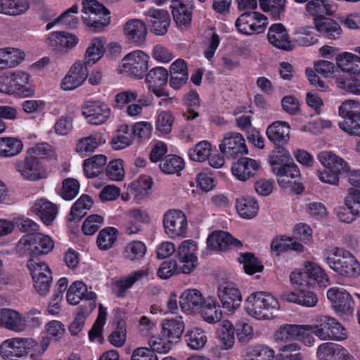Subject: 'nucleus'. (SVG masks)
Wrapping results in <instances>:
<instances>
[{
    "label": "nucleus",
    "instance_id": "9b49d317",
    "mask_svg": "<svg viewBox=\"0 0 360 360\" xmlns=\"http://www.w3.org/2000/svg\"><path fill=\"white\" fill-rule=\"evenodd\" d=\"M327 297L333 309L341 316H352L354 310V302L351 295L344 288L332 287L327 291Z\"/></svg>",
    "mask_w": 360,
    "mask_h": 360
},
{
    "label": "nucleus",
    "instance_id": "423d86ee",
    "mask_svg": "<svg viewBox=\"0 0 360 360\" xmlns=\"http://www.w3.org/2000/svg\"><path fill=\"white\" fill-rule=\"evenodd\" d=\"M82 11L85 24L94 31L106 27L110 22V11L96 0H84Z\"/></svg>",
    "mask_w": 360,
    "mask_h": 360
},
{
    "label": "nucleus",
    "instance_id": "ea45409f",
    "mask_svg": "<svg viewBox=\"0 0 360 360\" xmlns=\"http://www.w3.org/2000/svg\"><path fill=\"white\" fill-rule=\"evenodd\" d=\"M307 12L316 18H324V15H332L335 12V6L328 0H311L307 1L306 6Z\"/></svg>",
    "mask_w": 360,
    "mask_h": 360
},
{
    "label": "nucleus",
    "instance_id": "393cba45",
    "mask_svg": "<svg viewBox=\"0 0 360 360\" xmlns=\"http://www.w3.org/2000/svg\"><path fill=\"white\" fill-rule=\"evenodd\" d=\"M267 38L269 42L276 48L290 51L292 44L285 27L281 23L271 25L268 30Z\"/></svg>",
    "mask_w": 360,
    "mask_h": 360
},
{
    "label": "nucleus",
    "instance_id": "dca6fc26",
    "mask_svg": "<svg viewBox=\"0 0 360 360\" xmlns=\"http://www.w3.org/2000/svg\"><path fill=\"white\" fill-rule=\"evenodd\" d=\"M0 326L15 333H21L27 327L26 316L16 310L0 309Z\"/></svg>",
    "mask_w": 360,
    "mask_h": 360
},
{
    "label": "nucleus",
    "instance_id": "5fc2aeb1",
    "mask_svg": "<svg viewBox=\"0 0 360 360\" xmlns=\"http://www.w3.org/2000/svg\"><path fill=\"white\" fill-rule=\"evenodd\" d=\"M79 12V6L77 4L73 5L72 7L61 13L53 21L49 22L46 25V30H50L58 24L65 25L68 27L75 26L78 22V18L74 15Z\"/></svg>",
    "mask_w": 360,
    "mask_h": 360
},
{
    "label": "nucleus",
    "instance_id": "aec40b11",
    "mask_svg": "<svg viewBox=\"0 0 360 360\" xmlns=\"http://www.w3.org/2000/svg\"><path fill=\"white\" fill-rule=\"evenodd\" d=\"M259 167V163L255 159L240 158L233 163L231 173L238 180L246 181L256 175Z\"/></svg>",
    "mask_w": 360,
    "mask_h": 360
},
{
    "label": "nucleus",
    "instance_id": "4be33fe9",
    "mask_svg": "<svg viewBox=\"0 0 360 360\" xmlns=\"http://www.w3.org/2000/svg\"><path fill=\"white\" fill-rule=\"evenodd\" d=\"M25 355V338H8L0 344V356L5 360H17Z\"/></svg>",
    "mask_w": 360,
    "mask_h": 360
},
{
    "label": "nucleus",
    "instance_id": "7c9ffc66",
    "mask_svg": "<svg viewBox=\"0 0 360 360\" xmlns=\"http://www.w3.org/2000/svg\"><path fill=\"white\" fill-rule=\"evenodd\" d=\"M318 160L328 169L337 172L340 174L348 172L347 162L331 151L325 150L320 152L318 155Z\"/></svg>",
    "mask_w": 360,
    "mask_h": 360
},
{
    "label": "nucleus",
    "instance_id": "58836bf2",
    "mask_svg": "<svg viewBox=\"0 0 360 360\" xmlns=\"http://www.w3.org/2000/svg\"><path fill=\"white\" fill-rule=\"evenodd\" d=\"M314 26L319 32L331 39L338 38L342 32L341 27L336 21L326 17L314 19Z\"/></svg>",
    "mask_w": 360,
    "mask_h": 360
},
{
    "label": "nucleus",
    "instance_id": "f3484780",
    "mask_svg": "<svg viewBox=\"0 0 360 360\" xmlns=\"http://www.w3.org/2000/svg\"><path fill=\"white\" fill-rule=\"evenodd\" d=\"M145 15L153 33L160 36L167 33L170 17L166 10L151 8L145 13Z\"/></svg>",
    "mask_w": 360,
    "mask_h": 360
},
{
    "label": "nucleus",
    "instance_id": "8fccbe9b",
    "mask_svg": "<svg viewBox=\"0 0 360 360\" xmlns=\"http://www.w3.org/2000/svg\"><path fill=\"white\" fill-rule=\"evenodd\" d=\"M105 39L104 37L94 38L86 51L84 63L86 64H94L99 60L105 53Z\"/></svg>",
    "mask_w": 360,
    "mask_h": 360
},
{
    "label": "nucleus",
    "instance_id": "052dcab7",
    "mask_svg": "<svg viewBox=\"0 0 360 360\" xmlns=\"http://www.w3.org/2000/svg\"><path fill=\"white\" fill-rule=\"evenodd\" d=\"M358 59L356 54L344 52L338 56L336 63L345 72L360 74V68L357 69L358 65H356V68L354 67V64L359 62Z\"/></svg>",
    "mask_w": 360,
    "mask_h": 360
},
{
    "label": "nucleus",
    "instance_id": "79ce46f5",
    "mask_svg": "<svg viewBox=\"0 0 360 360\" xmlns=\"http://www.w3.org/2000/svg\"><path fill=\"white\" fill-rule=\"evenodd\" d=\"M222 311L216 298L208 297L201 309L202 319L208 323H215L221 320Z\"/></svg>",
    "mask_w": 360,
    "mask_h": 360
},
{
    "label": "nucleus",
    "instance_id": "c9c22d12",
    "mask_svg": "<svg viewBox=\"0 0 360 360\" xmlns=\"http://www.w3.org/2000/svg\"><path fill=\"white\" fill-rule=\"evenodd\" d=\"M25 58V53L14 47L0 49V70L18 66Z\"/></svg>",
    "mask_w": 360,
    "mask_h": 360
},
{
    "label": "nucleus",
    "instance_id": "4d7b16f0",
    "mask_svg": "<svg viewBox=\"0 0 360 360\" xmlns=\"http://www.w3.org/2000/svg\"><path fill=\"white\" fill-rule=\"evenodd\" d=\"M300 325L285 324L281 326L275 334L276 342L286 343L299 338V333L303 332L304 328Z\"/></svg>",
    "mask_w": 360,
    "mask_h": 360
},
{
    "label": "nucleus",
    "instance_id": "4468645a",
    "mask_svg": "<svg viewBox=\"0 0 360 360\" xmlns=\"http://www.w3.org/2000/svg\"><path fill=\"white\" fill-rule=\"evenodd\" d=\"M219 148L221 153L231 158H235L239 154H247L248 152L243 135L235 131L225 133Z\"/></svg>",
    "mask_w": 360,
    "mask_h": 360
},
{
    "label": "nucleus",
    "instance_id": "f03ea898",
    "mask_svg": "<svg viewBox=\"0 0 360 360\" xmlns=\"http://www.w3.org/2000/svg\"><path fill=\"white\" fill-rule=\"evenodd\" d=\"M272 172L279 177L278 185L297 194L302 193L304 186L297 183L300 176L298 167L293 162L291 155L285 148L278 146L270 154L269 159Z\"/></svg>",
    "mask_w": 360,
    "mask_h": 360
},
{
    "label": "nucleus",
    "instance_id": "de8ad7c7",
    "mask_svg": "<svg viewBox=\"0 0 360 360\" xmlns=\"http://www.w3.org/2000/svg\"><path fill=\"white\" fill-rule=\"evenodd\" d=\"M218 340L222 349H230L234 345V326L227 320H223L217 330Z\"/></svg>",
    "mask_w": 360,
    "mask_h": 360
},
{
    "label": "nucleus",
    "instance_id": "09e8293b",
    "mask_svg": "<svg viewBox=\"0 0 360 360\" xmlns=\"http://www.w3.org/2000/svg\"><path fill=\"white\" fill-rule=\"evenodd\" d=\"M184 340L188 348L193 350H199L207 343V337L204 330L193 327L186 332Z\"/></svg>",
    "mask_w": 360,
    "mask_h": 360
},
{
    "label": "nucleus",
    "instance_id": "20e7f679",
    "mask_svg": "<svg viewBox=\"0 0 360 360\" xmlns=\"http://www.w3.org/2000/svg\"><path fill=\"white\" fill-rule=\"evenodd\" d=\"M280 309L277 298L266 291L251 293L245 300V310L248 315L257 320H269Z\"/></svg>",
    "mask_w": 360,
    "mask_h": 360
},
{
    "label": "nucleus",
    "instance_id": "f704fd0d",
    "mask_svg": "<svg viewBox=\"0 0 360 360\" xmlns=\"http://www.w3.org/2000/svg\"><path fill=\"white\" fill-rule=\"evenodd\" d=\"M290 124L283 121H276L268 126L266 134L275 144L286 143L289 139Z\"/></svg>",
    "mask_w": 360,
    "mask_h": 360
},
{
    "label": "nucleus",
    "instance_id": "6e6552de",
    "mask_svg": "<svg viewBox=\"0 0 360 360\" xmlns=\"http://www.w3.org/2000/svg\"><path fill=\"white\" fill-rule=\"evenodd\" d=\"M54 246L55 242L51 236L39 232L25 234L18 242L20 249L35 255H47Z\"/></svg>",
    "mask_w": 360,
    "mask_h": 360
},
{
    "label": "nucleus",
    "instance_id": "9d476101",
    "mask_svg": "<svg viewBox=\"0 0 360 360\" xmlns=\"http://www.w3.org/2000/svg\"><path fill=\"white\" fill-rule=\"evenodd\" d=\"M268 23L267 18L259 12H246L236 21L238 30L245 35L262 32Z\"/></svg>",
    "mask_w": 360,
    "mask_h": 360
},
{
    "label": "nucleus",
    "instance_id": "0e129e2a",
    "mask_svg": "<svg viewBox=\"0 0 360 360\" xmlns=\"http://www.w3.org/2000/svg\"><path fill=\"white\" fill-rule=\"evenodd\" d=\"M117 238V230L114 227H106L99 232L96 243L99 249L106 250L112 247Z\"/></svg>",
    "mask_w": 360,
    "mask_h": 360
},
{
    "label": "nucleus",
    "instance_id": "2f4dec72",
    "mask_svg": "<svg viewBox=\"0 0 360 360\" xmlns=\"http://www.w3.org/2000/svg\"><path fill=\"white\" fill-rule=\"evenodd\" d=\"M174 20L178 26H186L191 20L190 0H173L170 6Z\"/></svg>",
    "mask_w": 360,
    "mask_h": 360
},
{
    "label": "nucleus",
    "instance_id": "c03bdc74",
    "mask_svg": "<svg viewBox=\"0 0 360 360\" xmlns=\"http://www.w3.org/2000/svg\"><path fill=\"white\" fill-rule=\"evenodd\" d=\"M204 301L202 293L197 289H187L179 297L180 307L184 311L202 307Z\"/></svg>",
    "mask_w": 360,
    "mask_h": 360
},
{
    "label": "nucleus",
    "instance_id": "6ab92c4d",
    "mask_svg": "<svg viewBox=\"0 0 360 360\" xmlns=\"http://www.w3.org/2000/svg\"><path fill=\"white\" fill-rule=\"evenodd\" d=\"M29 212L37 215L44 225L50 226L56 218L58 207L46 199L39 198L32 203Z\"/></svg>",
    "mask_w": 360,
    "mask_h": 360
},
{
    "label": "nucleus",
    "instance_id": "f8f14e48",
    "mask_svg": "<svg viewBox=\"0 0 360 360\" xmlns=\"http://www.w3.org/2000/svg\"><path fill=\"white\" fill-rule=\"evenodd\" d=\"M165 233L171 238L184 237L187 231L186 214L179 210H170L163 217Z\"/></svg>",
    "mask_w": 360,
    "mask_h": 360
},
{
    "label": "nucleus",
    "instance_id": "49530a36",
    "mask_svg": "<svg viewBox=\"0 0 360 360\" xmlns=\"http://www.w3.org/2000/svg\"><path fill=\"white\" fill-rule=\"evenodd\" d=\"M274 351L263 345H250L245 348L242 360H271Z\"/></svg>",
    "mask_w": 360,
    "mask_h": 360
},
{
    "label": "nucleus",
    "instance_id": "cd10ccee",
    "mask_svg": "<svg viewBox=\"0 0 360 360\" xmlns=\"http://www.w3.org/2000/svg\"><path fill=\"white\" fill-rule=\"evenodd\" d=\"M148 276L147 270H137L113 282L112 287V291L118 297H124L126 295L127 291L130 289L136 281Z\"/></svg>",
    "mask_w": 360,
    "mask_h": 360
},
{
    "label": "nucleus",
    "instance_id": "13d9d810",
    "mask_svg": "<svg viewBox=\"0 0 360 360\" xmlns=\"http://www.w3.org/2000/svg\"><path fill=\"white\" fill-rule=\"evenodd\" d=\"M107 162V158L104 155H95L86 159L84 162V170L89 178L95 177Z\"/></svg>",
    "mask_w": 360,
    "mask_h": 360
},
{
    "label": "nucleus",
    "instance_id": "ddd939ff",
    "mask_svg": "<svg viewBox=\"0 0 360 360\" xmlns=\"http://www.w3.org/2000/svg\"><path fill=\"white\" fill-rule=\"evenodd\" d=\"M82 114L87 123L100 125L105 123L111 115L109 106L98 101H89L82 107Z\"/></svg>",
    "mask_w": 360,
    "mask_h": 360
},
{
    "label": "nucleus",
    "instance_id": "39448f33",
    "mask_svg": "<svg viewBox=\"0 0 360 360\" xmlns=\"http://www.w3.org/2000/svg\"><path fill=\"white\" fill-rule=\"evenodd\" d=\"M150 56L145 51L134 50L126 54L121 62V72L136 79L145 77L149 68Z\"/></svg>",
    "mask_w": 360,
    "mask_h": 360
},
{
    "label": "nucleus",
    "instance_id": "1a4fd4ad",
    "mask_svg": "<svg viewBox=\"0 0 360 360\" xmlns=\"http://www.w3.org/2000/svg\"><path fill=\"white\" fill-rule=\"evenodd\" d=\"M217 296L227 313H233L240 306L242 302L240 289L236 283L229 281L219 283Z\"/></svg>",
    "mask_w": 360,
    "mask_h": 360
},
{
    "label": "nucleus",
    "instance_id": "f257e3e1",
    "mask_svg": "<svg viewBox=\"0 0 360 360\" xmlns=\"http://www.w3.org/2000/svg\"><path fill=\"white\" fill-rule=\"evenodd\" d=\"M55 155L53 147L47 143H37L29 148L22 160H18L15 168L20 176L30 181H37L47 177L48 172L42 160Z\"/></svg>",
    "mask_w": 360,
    "mask_h": 360
},
{
    "label": "nucleus",
    "instance_id": "e2e57ef3",
    "mask_svg": "<svg viewBox=\"0 0 360 360\" xmlns=\"http://www.w3.org/2000/svg\"><path fill=\"white\" fill-rule=\"evenodd\" d=\"M107 316V309L102 304H99L98 315L92 327L89 332V338L91 342H101L102 339V332L105 324Z\"/></svg>",
    "mask_w": 360,
    "mask_h": 360
},
{
    "label": "nucleus",
    "instance_id": "864d4df0",
    "mask_svg": "<svg viewBox=\"0 0 360 360\" xmlns=\"http://www.w3.org/2000/svg\"><path fill=\"white\" fill-rule=\"evenodd\" d=\"M305 268L308 271L309 280L312 285L316 283L320 286H327L329 284V278L324 269L317 263L307 261Z\"/></svg>",
    "mask_w": 360,
    "mask_h": 360
},
{
    "label": "nucleus",
    "instance_id": "c756f323",
    "mask_svg": "<svg viewBox=\"0 0 360 360\" xmlns=\"http://www.w3.org/2000/svg\"><path fill=\"white\" fill-rule=\"evenodd\" d=\"M105 142V139L101 133H95L79 139L75 143V151L82 157L86 156Z\"/></svg>",
    "mask_w": 360,
    "mask_h": 360
},
{
    "label": "nucleus",
    "instance_id": "2eb2a0df",
    "mask_svg": "<svg viewBox=\"0 0 360 360\" xmlns=\"http://www.w3.org/2000/svg\"><path fill=\"white\" fill-rule=\"evenodd\" d=\"M89 70L86 63L82 60L76 61L63 79L60 86L65 91H71L81 86L86 79Z\"/></svg>",
    "mask_w": 360,
    "mask_h": 360
},
{
    "label": "nucleus",
    "instance_id": "680f3d73",
    "mask_svg": "<svg viewBox=\"0 0 360 360\" xmlns=\"http://www.w3.org/2000/svg\"><path fill=\"white\" fill-rule=\"evenodd\" d=\"M185 166L184 160L180 156L176 155H169L163 159L160 165L162 171L168 174L178 173L181 171Z\"/></svg>",
    "mask_w": 360,
    "mask_h": 360
},
{
    "label": "nucleus",
    "instance_id": "5701e85b",
    "mask_svg": "<svg viewBox=\"0 0 360 360\" xmlns=\"http://www.w3.org/2000/svg\"><path fill=\"white\" fill-rule=\"evenodd\" d=\"M207 243L210 248L214 250H226L232 247L242 246V243L239 240L224 231L212 233L207 240Z\"/></svg>",
    "mask_w": 360,
    "mask_h": 360
},
{
    "label": "nucleus",
    "instance_id": "4c0bfd02",
    "mask_svg": "<svg viewBox=\"0 0 360 360\" xmlns=\"http://www.w3.org/2000/svg\"><path fill=\"white\" fill-rule=\"evenodd\" d=\"M30 75L23 71L16 70L11 72L12 82H14V90H18V96L28 97L33 94L34 90L30 83Z\"/></svg>",
    "mask_w": 360,
    "mask_h": 360
},
{
    "label": "nucleus",
    "instance_id": "6e6d98bb",
    "mask_svg": "<svg viewBox=\"0 0 360 360\" xmlns=\"http://www.w3.org/2000/svg\"><path fill=\"white\" fill-rule=\"evenodd\" d=\"M174 117L168 111L157 112L155 118V130L160 135H167L172 129Z\"/></svg>",
    "mask_w": 360,
    "mask_h": 360
},
{
    "label": "nucleus",
    "instance_id": "a211bd4d",
    "mask_svg": "<svg viewBox=\"0 0 360 360\" xmlns=\"http://www.w3.org/2000/svg\"><path fill=\"white\" fill-rule=\"evenodd\" d=\"M123 33L129 43L141 46L146 41L148 30L145 22L141 20L131 19L124 24Z\"/></svg>",
    "mask_w": 360,
    "mask_h": 360
},
{
    "label": "nucleus",
    "instance_id": "7ed1b4c3",
    "mask_svg": "<svg viewBox=\"0 0 360 360\" xmlns=\"http://www.w3.org/2000/svg\"><path fill=\"white\" fill-rule=\"evenodd\" d=\"M323 259L328 267L340 276L356 278L360 276V263L349 251L335 245L323 251Z\"/></svg>",
    "mask_w": 360,
    "mask_h": 360
},
{
    "label": "nucleus",
    "instance_id": "bb28decb",
    "mask_svg": "<svg viewBox=\"0 0 360 360\" xmlns=\"http://www.w3.org/2000/svg\"><path fill=\"white\" fill-rule=\"evenodd\" d=\"M153 181L148 175L140 176L137 179L129 184L127 190L133 195L137 203L148 198Z\"/></svg>",
    "mask_w": 360,
    "mask_h": 360
},
{
    "label": "nucleus",
    "instance_id": "3c124183",
    "mask_svg": "<svg viewBox=\"0 0 360 360\" xmlns=\"http://www.w3.org/2000/svg\"><path fill=\"white\" fill-rule=\"evenodd\" d=\"M212 151V144L207 141H200L188 150L191 160L203 162L208 160Z\"/></svg>",
    "mask_w": 360,
    "mask_h": 360
},
{
    "label": "nucleus",
    "instance_id": "412c9836",
    "mask_svg": "<svg viewBox=\"0 0 360 360\" xmlns=\"http://www.w3.org/2000/svg\"><path fill=\"white\" fill-rule=\"evenodd\" d=\"M316 356L318 360H353L345 348L333 342L321 344L318 347Z\"/></svg>",
    "mask_w": 360,
    "mask_h": 360
},
{
    "label": "nucleus",
    "instance_id": "69168bd1",
    "mask_svg": "<svg viewBox=\"0 0 360 360\" xmlns=\"http://www.w3.org/2000/svg\"><path fill=\"white\" fill-rule=\"evenodd\" d=\"M93 205L91 198L88 195H82L73 204L70 215L73 220H79L82 218Z\"/></svg>",
    "mask_w": 360,
    "mask_h": 360
},
{
    "label": "nucleus",
    "instance_id": "c85d7f7f",
    "mask_svg": "<svg viewBox=\"0 0 360 360\" xmlns=\"http://www.w3.org/2000/svg\"><path fill=\"white\" fill-rule=\"evenodd\" d=\"M283 301L295 303L306 307H314L318 302L316 295L307 290H301L297 292H284L281 296Z\"/></svg>",
    "mask_w": 360,
    "mask_h": 360
},
{
    "label": "nucleus",
    "instance_id": "603ef678",
    "mask_svg": "<svg viewBox=\"0 0 360 360\" xmlns=\"http://www.w3.org/2000/svg\"><path fill=\"white\" fill-rule=\"evenodd\" d=\"M174 343L172 340L163 335L162 330L160 334H153L148 340V348L154 353H168L172 349Z\"/></svg>",
    "mask_w": 360,
    "mask_h": 360
},
{
    "label": "nucleus",
    "instance_id": "0eeeda50",
    "mask_svg": "<svg viewBox=\"0 0 360 360\" xmlns=\"http://www.w3.org/2000/svg\"><path fill=\"white\" fill-rule=\"evenodd\" d=\"M312 328L314 335L321 340H342L347 338L345 328L331 316H316Z\"/></svg>",
    "mask_w": 360,
    "mask_h": 360
},
{
    "label": "nucleus",
    "instance_id": "a18cd8bd",
    "mask_svg": "<svg viewBox=\"0 0 360 360\" xmlns=\"http://www.w3.org/2000/svg\"><path fill=\"white\" fill-rule=\"evenodd\" d=\"M236 208L238 214L243 219H250L256 217L259 211L257 200L250 196L237 199Z\"/></svg>",
    "mask_w": 360,
    "mask_h": 360
},
{
    "label": "nucleus",
    "instance_id": "338daca9",
    "mask_svg": "<svg viewBox=\"0 0 360 360\" xmlns=\"http://www.w3.org/2000/svg\"><path fill=\"white\" fill-rule=\"evenodd\" d=\"M238 340L246 343L254 336L253 327L250 321L246 318H241L236 323L234 328Z\"/></svg>",
    "mask_w": 360,
    "mask_h": 360
},
{
    "label": "nucleus",
    "instance_id": "72a5a7b5",
    "mask_svg": "<svg viewBox=\"0 0 360 360\" xmlns=\"http://www.w3.org/2000/svg\"><path fill=\"white\" fill-rule=\"evenodd\" d=\"M24 148L22 141L17 136L0 137V158H11L20 155Z\"/></svg>",
    "mask_w": 360,
    "mask_h": 360
},
{
    "label": "nucleus",
    "instance_id": "37998d69",
    "mask_svg": "<svg viewBox=\"0 0 360 360\" xmlns=\"http://www.w3.org/2000/svg\"><path fill=\"white\" fill-rule=\"evenodd\" d=\"M29 8L28 0H0V14L18 16L25 13Z\"/></svg>",
    "mask_w": 360,
    "mask_h": 360
},
{
    "label": "nucleus",
    "instance_id": "a19ab883",
    "mask_svg": "<svg viewBox=\"0 0 360 360\" xmlns=\"http://www.w3.org/2000/svg\"><path fill=\"white\" fill-rule=\"evenodd\" d=\"M25 354H29L32 360H39L49 348L51 340L44 336L39 341L32 338H25Z\"/></svg>",
    "mask_w": 360,
    "mask_h": 360
},
{
    "label": "nucleus",
    "instance_id": "e433bc0d",
    "mask_svg": "<svg viewBox=\"0 0 360 360\" xmlns=\"http://www.w3.org/2000/svg\"><path fill=\"white\" fill-rule=\"evenodd\" d=\"M184 328V322L179 316L172 319H165L161 323L163 335L174 343L181 337Z\"/></svg>",
    "mask_w": 360,
    "mask_h": 360
},
{
    "label": "nucleus",
    "instance_id": "a878e982",
    "mask_svg": "<svg viewBox=\"0 0 360 360\" xmlns=\"http://www.w3.org/2000/svg\"><path fill=\"white\" fill-rule=\"evenodd\" d=\"M169 84L175 89H179L188 79V70L186 62L181 58L175 60L169 67Z\"/></svg>",
    "mask_w": 360,
    "mask_h": 360
},
{
    "label": "nucleus",
    "instance_id": "b1692460",
    "mask_svg": "<svg viewBox=\"0 0 360 360\" xmlns=\"http://www.w3.org/2000/svg\"><path fill=\"white\" fill-rule=\"evenodd\" d=\"M67 301L70 304L77 305L82 300L95 302L96 294L92 290H88L87 286L80 281L73 282L67 291Z\"/></svg>",
    "mask_w": 360,
    "mask_h": 360
},
{
    "label": "nucleus",
    "instance_id": "774afa93",
    "mask_svg": "<svg viewBox=\"0 0 360 360\" xmlns=\"http://www.w3.org/2000/svg\"><path fill=\"white\" fill-rule=\"evenodd\" d=\"M168 75V70L165 68L155 67L146 74V82L148 86H154L156 84L165 85Z\"/></svg>",
    "mask_w": 360,
    "mask_h": 360
},
{
    "label": "nucleus",
    "instance_id": "473e14b6",
    "mask_svg": "<svg viewBox=\"0 0 360 360\" xmlns=\"http://www.w3.org/2000/svg\"><path fill=\"white\" fill-rule=\"evenodd\" d=\"M49 44L56 50L71 49L75 46L79 39L73 34L66 32H52L48 35Z\"/></svg>",
    "mask_w": 360,
    "mask_h": 360
},
{
    "label": "nucleus",
    "instance_id": "bf43d9fd",
    "mask_svg": "<svg viewBox=\"0 0 360 360\" xmlns=\"http://www.w3.org/2000/svg\"><path fill=\"white\" fill-rule=\"evenodd\" d=\"M295 41L298 46H309L318 41L317 37L311 26H302L295 32Z\"/></svg>",
    "mask_w": 360,
    "mask_h": 360
}]
</instances>
